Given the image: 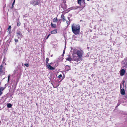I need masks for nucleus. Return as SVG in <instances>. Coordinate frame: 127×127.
Returning <instances> with one entry per match:
<instances>
[{"instance_id":"nucleus-1","label":"nucleus","mask_w":127,"mask_h":127,"mask_svg":"<svg viewBox=\"0 0 127 127\" xmlns=\"http://www.w3.org/2000/svg\"><path fill=\"white\" fill-rule=\"evenodd\" d=\"M83 51L81 50L74 49L73 50V58L74 61H79L81 60Z\"/></svg>"},{"instance_id":"nucleus-18","label":"nucleus","mask_w":127,"mask_h":127,"mask_svg":"<svg viewBox=\"0 0 127 127\" xmlns=\"http://www.w3.org/2000/svg\"><path fill=\"white\" fill-rule=\"evenodd\" d=\"M57 21V18H54L53 20V21L54 22L56 23Z\"/></svg>"},{"instance_id":"nucleus-13","label":"nucleus","mask_w":127,"mask_h":127,"mask_svg":"<svg viewBox=\"0 0 127 127\" xmlns=\"http://www.w3.org/2000/svg\"><path fill=\"white\" fill-rule=\"evenodd\" d=\"M121 94L123 95H124L125 94V91L124 89L122 88L121 89Z\"/></svg>"},{"instance_id":"nucleus-8","label":"nucleus","mask_w":127,"mask_h":127,"mask_svg":"<svg viewBox=\"0 0 127 127\" xmlns=\"http://www.w3.org/2000/svg\"><path fill=\"white\" fill-rule=\"evenodd\" d=\"M47 66L48 68L50 70H54V68L52 66L50 65V64H47Z\"/></svg>"},{"instance_id":"nucleus-23","label":"nucleus","mask_w":127,"mask_h":127,"mask_svg":"<svg viewBox=\"0 0 127 127\" xmlns=\"http://www.w3.org/2000/svg\"><path fill=\"white\" fill-rule=\"evenodd\" d=\"M10 77V75H9L8 76V81H7V82H8V83L9 82V80Z\"/></svg>"},{"instance_id":"nucleus-33","label":"nucleus","mask_w":127,"mask_h":127,"mask_svg":"<svg viewBox=\"0 0 127 127\" xmlns=\"http://www.w3.org/2000/svg\"><path fill=\"white\" fill-rule=\"evenodd\" d=\"M13 5H12V6L11 7V8H12L13 7Z\"/></svg>"},{"instance_id":"nucleus-20","label":"nucleus","mask_w":127,"mask_h":127,"mask_svg":"<svg viewBox=\"0 0 127 127\" xmlns=\"http://www.w3.org/2000/svg\"><path fill=\"white\" fill-rule=\"evenodd\" d=\"M49 60V59L48 58H46V64H48V62Z\"/></svg>"},{"instance_id":"nucleus-14","label":"nucleus","mask_w":127,"mask_h":127,"mask_svg":"<svg viewBox=\"0 0 127 127\" xmlns=\"http://www.w3.org/2000/svg\"><path fill=\"white\" fill-rule=\"evenodd\" d=\"M7 107L8 108H11L12 107V105L11 103H8L7 104Z\"/></svg>"},{"instance_id":"nucleus-7","label":"nucleus","mask_w":127,"mask_h":127,"mask_svg":"<svg viewBox=\"0 0 127 127\" xmlns=\"http://www.w3.org/2000/svg\"><path fill=\"white\" fill-rule=\"evenodd\" d=\"M77 1L78 4L80 5L81 4V2L83 3V1H84V5L85 6V3L84 0H78Z\"/></svg>"},{"instance_id":"nucleus-4","label":"nucleus","mask_w":127,"mask_h":127,"mask_svg":"<svg viewBox=\"0 0 127 127\" xmlns=\"http://www.w3.org/2000/svg\"><path fill=\"white\" fill-rule=\"evenodd\" d=\"M122 65L123 67L127 68V59H125L122 61Z\"/></svg>"},{"instance_id":"nucleus-10","label":"nucleus","mask_w":127,"mask_h":127,"mask_svg":"<svg viewBox=\"0 0 127 127\" xmlns=\"http://www.w3.org/2000/svg\"><path fill=\"white\" fill-rule=\"evenodd\" d=\"M57 33V29H55L52 31L51 33V34H56Z\"/></svg>"},{"instance_id":"nucleus-25","label":"nucleus","mask_w":127,"mask_h":127,"mask_svg":"<svg viewBox=\"0 0 127 127\" xmlns=\"http://www.w3.org/2000/svg\"><path fill=\"white\" fill-rule=\"evenodd\" d=\"M21 23L20 22H18L17 23V26H20V25Z\"/></svg>"},{"instance_id":"nucleus-36","label":"nucleus","mask_w":127,"mask_h":127,"mask_svg":"<svg viewBox=\"0 0 127 127\" xmlns=\"http://www.w3.org/2000/svg\"><path fill=\"white\" fill-rule=\"evenodd\" d=\"M52 64V63H51L50 64H50H50Z\"/></svg>"},{"instance_id":"nucleus-27","label":"nucleus","mask_w":127,"mask_h":127,"mask_svg":"<svg viewBox=\"0 0 127 127\" xmlns=\"http://www.w3.org/2000/svg\"><path fill=\"white\" fill-rule=\"evenodd\" d=\"M14 40L15 42H18V39H15Z\"/></svg>"},{"instance_id":"nucleus-37","label":"nucleus","mask_w":127,"mask_h":127,"mask_svg":"<svg viewBox=\"0 0 127 127\" xmlns=\"http://www.w3.org/2000/svg\"><path fill=\"white\" fill-rule=\"evenodd\" d=\"M22 65L23 66H24V64H22Z\"/></svg>"},{"instance_id":"nucleus-9","label":"nucleus","mask_w":127,"mask_h":127,"mask_svg":"<svg viewBox=\"0 0 127 127\" xmlns=\"http://www.w3.org/2000/svg\"><path fill=\"white\" fill-rule=\"evenodd\" d=\"M125 70L124 69H123L121 70L120 72V75L121 76H123L125 74Z\"/></svg>"},{"instance_id":"nucleus-34","label":"nucleus","mask_w":127,"mask_h":127,"mask_svg":"<svg viewBox=\"0 0 127 127\" xmlns=\"http://www.w3.org/2000/svg\"><path fill=\"white\" fill-rule=\"evenodd\" d=\"M66 23L68 24V25H69V23L68 24V22L67 21H66Z\"/></svg>"},{"instance_id":"nucleus-29","label":"nucleus","mask_w":127,"mask_h":127,"mask_svg":"<svg viewBox=\"0 0 127 127\" xmlns=\"http://www.w3.org/2000/svg\"><path fill=\"white\" fill-rule=\"evenodd\" d=\"M11 28V26H9L8 27V30L10 29Z\"/></svg>"},{"instance_id":"nucleus-11","label":"nucleus","mask_w":127,"mask_h":127,"mask_svg":"<svg viewBox=\"0 0 127 127\" xmlns=\"http://www.w3.org/2000/svg\"><path fill=\"white\" fill-rule=\"evenodd\" d=\"M61 18H62V20L63 22H65V18L63 14H62L61 16Z\"/></svg>"},{"instance_id":"nucleus-5","label":"nucleus","mask_w":127,"mask_h":127,"mask_svg":"<svg viewBox=\"0 0 127 127\" xmlns=\"http://www.w3.org/2000/svg\"><path fill=\"white\" fill-rule=\"evenodd\" d=\"M0 73L2 75H4L5 73V70L4 69V67H3L2 65L0 66Z\"/></svg>"},{"instance_id":"nucleus-16","label":"nucleus","mask_w":127,"mask_h":127,"mask_svg":"<svg viewBox=\"0 0 127 127\" xmlns=\"http://www.w3.org/2000/svg\"><path fill=\"white\" fill-rule=\"evenodd\" d=\"M66 69L67 71H68L70 69V68L69 66L67 65L66 66Z\"/></svg>"},{"instance_id":"nucleus-32","label":"nucleus","mask_w":127,"mask_h":127,"mask_svg":"<svg viewBox=\"0 0 127 127\" xmlns=\"http://www.w3.org/2000/svg\"><path fill=\"white\" fill-rule=\"evenodd\" d=\"M2 92H0V96L2 94Z\"/></svg>"},{"instance_id":"nucleus-31","label":"nucleus","mask_w":127,"mask_h":127,"mask_svg":"<svg viewBox=\"0 0 127 127\" xmlns=\"http://www.w3.org/2000/svg\"><path fill=\"white\" fill-rule=\"evenodd\" d=\"M15 2V0H14V1H13V3H12V5H14V4Z\"/></svg>"},{"instance_id":"nucleus-3","label":"nucleus","mask_w":127,"mask_h":127,"mask_svg":"<svg viewBox=\"0 0 127 127\" xmlns=\"http://www.w3.org/2000/svg\"><path fill=\"white\" fill-rule=\"evenodd\" d=\"M17 36L18 39H21L23 37V35L22 33V31L19 29L17 30L16 32Z\"/></svg>"},{"instance_id":"nucleus-40","label":"nucleus","mask_w":127,"mask_h":127,"mask_svg":"<svg viewBox=\"0 0 127 127\" xmlns=\"http://www.w3.org/2000/svg\"><path fill=\"white\" fill-rule=\"evenodd\" d=\"M0 122H1V121H0Z\"/></svg>"},{"instance_id":"nucleus-22","label":"nucleus","mask_w":127,"mask_h":127,"mask_svg":"<svg viewBox=\"0 0 127 127\" xmlns=\"http://www.w3.org/2000/svg\"><path fill=\"white\" fill-rule=\"evenodd\" d=\"M65 46H66V43L65 44ZM65 48L64 49V50L63 51V54H62V55H64V53L65 51Z\"/></svg>"},{"instance_id":"nucleus-17","label":"nucleus","mask_w":127,"mask_h":127,"mask_svg":"<svg viewBox=\"0 0 127 127\" xmlns=\"http://www.w3.org/2000/svg\"><path fill=\"white\" fill-rule=\"evenodd\" d=\"M5 88V87H0V92H2L3 91Z\"/></svg>"},{"instance_id":"nucleus-28","label":"nucleus","mask_w":127,"mask_h":127,"mask_svg":"<svg viewBox=\"0 0 127 127\" xmlns=\"http://www.w3.org/2000/svg\"><path fill=\"white\" fill-rule=\"evenodd\" d=\"M62 75L61 74H60L59 75V76H58V77L59 78H60L61 77H62Z\"/></svg>"},{"instance_id":"nucleus-24","label":"nucleus","mask_w":127,"mask_h":127,"mask_svg":"<svg viewBox=\"0 0 127 127\" xmlns=\"http://www.w3.org/2000/svg\"><path fill=\"white\" fill-rule=\"evenodd\" d=\"M6 60L5 58H4L3 59V63H5V61H6Z\"/></svg>"},{"instance_id":"nucleus-15","label":"nucleus","mask_w":127,"mask_h":127,"mask_svg":"<svg viewBox=\"0 0 127 127\" xmlns=\"http://www.w3.org/2000/svg\"><path fill=\"white\" fill-rule=\"evenodd\" d=\"M51 27L52 28H55L56 27V24H53L52 23H51Z\"/></svg>"},{"instance_id":"nucleus-12","label":"nucleus","mask_w":127,"mask_h":127,"mask_svg":"<svg viewBox=\"0 0 127 127\" xmlns=\"http://www.w3.org/2000/svg\"><path fill=\"white\" fill-rule=\"evenodd\" d=\"M124 83L125 82L124 81L122 83V84H121L120 85V89H121L123 88L124 87Z\"/></svg>"},{"instance_id":"nucleus-21","label":"nucleus","mask_w":127,"mask_h":127,"mask_svg":"<svg viewBox=\"0 0 127 127\" xmlns=\"http://www.w3.org/2000/svg\"><path fill=\"white\" fill-rule=\"evenodd\" d=\"M24 65L28 67L29 66V64L27 63L25 64Z\"/></svg>"},{"instance_id":"nucleus-35","label":"nucleus","mask_w":127,"mask_h":127,"mask_svg":"<svg viewBox=\"0 0 127 127\" xmlns=\"http://www.w3.org/2000/svg\"><path fill=\"white\" fill-rule=\"evenodd\" d=\"M82 3H83V4L84 5V1H83V2Z\"/></svg>"},{"instance_id":"nucleus-39","label":"nucleus","mask_w":127,"mask_h":127,"mask_svg":"<svg viewBox=\"0 0 127 127\" xmlns=\"http://www.w3.org/2000/svg\"><path fill=\"white\" fill-rule=\"evenodd\" d=\"M87 0V1H89L90 0Z\"/></svg>"},{"instance_id":"nucleus-2","label":"nucleus","mask_w":127,"mask_h":127,"mask_svg":"<svg viewBox=\"0 0 127 127\" xmlns=\"http://www.w3.org/2000/svg\"><path fill=\"white\" fill-rule=\"evenodd\" d=\"M72 31L75 35L78 34L80 30V26L79 25L72 24L71 26Z\"/></svg>"},{"instance_id":"nucleus-38","label":"nucleus","mask_w":127,"mask_h":127,"mask_svg":"<svg viewBox=\"0 0 127 127\" xmlns=\"http://www.w3.org/2000/svg\"><path fill=\"white\" fill-rule=\"evenodd\" d=\"M68 19H69V17H68Z\"/></svg>"},{"instance_id":"nucleus-19","label":"nucleus","mask_w":127,"mask_h":127,"mask_svg":"<svg viewBox=\"0 0 127 127\" xmlns=\"http://www.w3.org/2000/svg\"><path fill=\"white\" fill-rule=\"evenodd\" d=\"M66 60L68 61H71L72 60V59L71 57H69L68 58H66Z\"/></svg>"},{"instance_id":"nucleus-30","label":"nucleus","mask_w":127,"mask_h":127,"mask_svg":"<svg viewBox=\"0 0 127 127\" xmlns=\"http://www.w3.org/2000/svg\"><path fill=\"white\" fill-rule=\"evenodd\" d=\"M50 34H49V35H48L47 36V37H46V39H47L49 37V36L50 35Z\"/></svg>"},{"instance_id":"nucleus-6","label":"nucleus","mask_w":127,"mask_h":127,"mask_svg":"<svg viewBox=\"0 0 127 127\" xmlns=\"http://www.w3.org/2000/svg\"><path fill=\"white\" fill-rule=\"evenodd\" d=\"M30 3L33 5H37L39 4V1L38 0H33L31 1Z\"/></svg>"},{"instance_id":"nucleus-26","label":"nucleus","mask_w":127,"mask_h":127,"mask_svg":"<svg viewBox=\"0 0 127 127\" xmlns=\"http://www.w3.org/2000/svg\"><path fill=\"white\" fill-rule=\"evenodd\" d=\"M59 83H58V84L56 85L55 86H54V88H56L58 86H59Z\"/></svg>"}]
</instances>
